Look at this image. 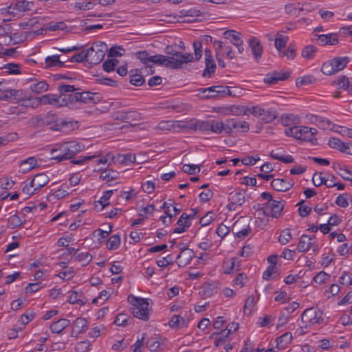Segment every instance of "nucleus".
Instances as JSON below:
<instances>
[{"instance_id": "obj_37", "label": "nucleus", "mask_w": 352, "mask_h": 352, "mask_svg": "<svg viewBox=\"0 0 352 352\" xmlns=\"http://www.w3.org/2000/svg\"><path fill=\"white\" fill-rule=\"evenodd\" d=\"M169 325L172 328H181L186 325L185 320L179 315H174L169 322Z\"/></svg>"}, {"instance_id": "obj_15", "label": "nucleus", "mask_w": 352, "mask_h": 352, "mask_svg": "<svg viewBox=\"0 0 352 352\" xmlns=\"http://www.w3.org/2000/svg\"><path fill=\"white\" fill-rule=\"evenodd\" d=\"M41 166V160H37L34 157H31L21 162L20 164V171L22 173H27L32 169Z\"/></svg>"}, {"instance_id": "obj_23", "label": "nucleus", "mask_w": 352, "mask_h": 352, "mask_svg": "<svg viewBox=\"0 0 352 352\" xmlns=\"http://www.w3.org/2000/svg\"><path fill=\"white\" fill-rule=\"evenodd\" d=\"M17 14L14 6H9L0 8V16L3 21H10Z\"/></svg>"}, {"instance_id": "obj_59", "label": "nucleus", "mask_w": 352, "mask_h": 352, "mask_svg": "<svg viewBox=\"0 0 352 352\" xmlns=\"http://www.w3.org/2000/svg\"><path fill=\"white\" fill-rule=\"evenodd\" d=\"M305 201H301L298 204L299 206L298 212L299 215L302 217H307L311 211V208L304 205Z\"/></svg>"}, {"instance_id": "obj_49", "label": "nucleus", "mask_w": 352, "mask_h": 352, "mask_svg": "<svg viewBox=\"0 0 352 352\" xmlns=\"http://www.w3.org/2000/svg\"><path fill=\"white\" fill-rule=\"evenodd\" d=\"M66 327V321L65 319L60 320L51 325V329L53 333H59Z\"/></svg>"}, {"instance_id": "obj_20", "label": "nucleus", "mask_w": 352, "mask_h": 352, "mask_svg": "<svg viewBox=\"0 0 352 352\" xmlns=\"http://www.w3.org/2000/svg\"><path fill=\"white\" fill-rule=\"evenodd\" d=\"M317 41L320 45H335L338 43V38L336 34H320L318 36Z\"/></svg>"}, {"instance_id": "obj_51", "label": "nucleus", "mask_w": 352, "mask_h": 352, "mask_svg": "<svg viewBox=\"0 0 352 352\" xmlns=\"http://www.w3.org/2000/svg\"><path fill=\"white\" fill-rule=\"evenodd\" d=\"M321 175L322 173H316L312 177V182L316 187L322 184H324L327 187L329 183H327V180L324 177H322Z\"/></svg>"}, {"instance_id": "obj_9", "label": "nucleus", "mask_w": 352, "mask_h": 352, "mask_svg": "<svg viewBox=\"0 0 352 352\" xmlns=\"http://www.w3.org/2000/svg\"><path fill=\"white\" fill-rule=\"evenodd\" d=\"M115 118L116 120H122L125 122H129L131 126H134L136 124L131 122L139 121L141 119V116L140 113L135 111H121L116 113Z\"/></svg>"}, {"instance_id": "obj_61", "label": "nucleus", "mask_w": 352, "mask_h": 352, "mask_svg": "<svg viewBox=\"0 0 352 352\" xmlns=\"http://www.w3.org/2000/svg\"><path fill=\"white\" fill-rule=\"evenodd\" d=\"M249 110V108L247 107L232 106L230 108L232 114L236 116L247 115Z\"/></svg>"}, {"instance_id": "obj_60", "label": "nucleus", "mask_w": 352, "mask_h": 352, "mask_svg": "<svg viewBox=\"0 0 352 352\" xmlns=\"http://www.w3.org/2000/svg\"><path fill=\"white\" fill-rule=\"evenodd\" d=\"M146 346L151 351H156L160 346V342L155 338H151L146 342Z\"/></svg>"}, {"instance_id": "obj_32", "label": "nucleus", "mask_w": 352, "mask_h": 352, "mask_svg": "<svg viewBox=\"0 0 352 352\" xmlns=\"http://www.w3.org/2000/svg\"><path fill=\"white\" fill-rule=\"evenodd\" d=\"M112 194L113 190L105 191L100 199L95 202V207L97 208L98 204H99L101 206L100 210H102L104 207L109 204V199L111 197Z\"/></svg>"}, {"instance_id": "obj_30", "label": "nucleus", "mask_w": 352, "mask_h": 352, "mask_svg": "<svg viewBox=\"0 0 352 352\" xmlns=\"http://www.w3.org/2000/svg\"><path fill=\"white\" fill-rule=\"evenodd\" d=\"M206 68L203 72V76L210 77L214 73L216 69V64L213 58L205 60Z\"/></svg>"}, {"instance_id": "obj_8", "label": "nucleus", "mask_w": 352, "mask_h": 352, "mask_svg": "<svg viewBox=\"0 0 352 352\" xmlns=\"http://www.w3.org/2000/svg\"><path fill=\"white\" fill-rule=\"evenodd\" d=\"M298 249L301 252H305L309 250L316 252L318 250V245L313 241V238L303 234L298 243Z\"/></svg>"}, {"instance_id": "obj_63", "label": "nucleus", "mask_w": 352, "mask_h": 352, "mask_svg": "<svg viewBox=\"0 0 352 352\" xmlns=\"http://www.w3.org/2000/svg\"><path fill=\"white\" fill-rule=\"evenodd\" d=\"M68 60L72 63H80L86 60L85 51H81L71 57H67Z\"/></svg>"}, {"instance_id": "obj_36", "label": "nucleus", "mask_w": 352, "mask_h": 352, "mask_svg": "<svg viewBox=\"0 0 352 352\" xmlns=\"http://www.w3.org/2000/svg\"><path fill=\"white\" fill-rule=\"evenodd\" d=\"M334 168L342 179L346 181H352V174L349 169L342 168L340 164L335 165Z\"/></svg>"}, {"instance_id": "obj_21", "label": "nucleus", "mask_w": 352, "mask_h": 352, "mask_svg": "<svg viewBox=\"0 0 352 352\" xmlns=\"http://www.w3.org/2000/svg\"><path fill=\"white\" fill-rule=\"evenodd\" d=\"M158 58V65H164L168 68L181 69V63L179 61L169 60L168 56L161 54H157Z\"/></svg>"}, {"instance_id": "obj_52", "label": "nucleus", "mask_w": 352, "mask_h": 352, "mask_svg": "<svg viewBox=\"0 0 352 352\" xmlns=\"http://www.w3.org/2000/svg\"><path fill=\"white\" fill-rule=\"evenodd\" d=\"M22 224L20 217L16 214L11 215L8 219V226L10 228H15Z\"/></svg>"}, {"instance_id": "obj_22", "label": "nucleus", "mask_w": 352, "mask_h": 352, "mask_svg": "<svg viewBox=\"0 0 352 352\" xmlns=\"http://www.w3.org/2000/svg\"><path fill=\"white\" fill-rule=\"evenodd\" d=\"M71 259L81 262L82 265H85L92 259V256L89 252H82L76 250Z\"/></svg>"}, {"instance_id": "obj_24", "label": "nucleus", "mask_w": 352, "mask_h": 352, "mask_svg": "<svg viewBox=\"0 0 352 352\" xmlns=\"http://www.w3.org/2000/svg\"><path fill=\"white\" fill-rule=\"evenodd\" d=\"M48 177L45 174L36 175L31 182V187L34 189L39 188L45 186L48 182Z\"/></svg>"}, {"instance_id": "obj_39", "label": "nucleus", "mask_w": 352, "mask_h": 352, "mask_svg": "<svg viewBox=\"0 0 352 352\" xmlns=\"http://www.w3.org/2000/svg\"><path fill=\"white\" fill-rule=\"evenodd\" d=\"M317 52V47L314 45H309L305 46L301 52L302 56L307 58V59H311L314 56L316 52Z\"/></svg>"}, {"instance_id": "obj_40", "label": "nucleus", "mask_w": 352, "mask_h": 352, "mask_svg": "<svg viewBox=\"0 0 352 352\" xmlns=\"http://www.w3.org/2000/svg\"><path fill=\"white\" fill-rule=\"evenodd\" d=\"M120 245V238L118 234H113L107 241V247L109 250H116Z\"/></svg>"}, {"instance_id": "obj_16", "label": "nucleus", "mask_w": 352, "mask_h": 352, "mask_svg": "<svg viewBox=\"0 0 352 352\" xmlns=\"http://www.w3.org/2000/svg\"><path fill=\"white\" fill-rule=\"evenodd\" d=\"M248 43L251 47L254 58L256 62H258L263 54V47L260 41L256 38L252 37L250 38Z\"/></svg>"}, {"instance_id": "obj_53", "label": "nucleus", "mask_w": 352, "mask_h": 352, "mask_svg": "<svg viewBox=\"0 0 352 352\" xmlns=\"http://www.w3.org/2000/svg\"><path fill=\"white\" fill-rule=\"evenodd\" d=\"M35 314L32 311H26L21 316L19 322L23 325H25L34 318Z\"/></svg>"}, {"instance_id": "obj_4", "label": "nucleus", "mask_w": 352, "mask_h": 352, "mask_svg": "<svg viewBox=\"0 0 352 352\" xmlns=\"http://www.w3.org/2000/svg\"><path fill=\"white\" fill-rule=\"evenodd\" d=\"M107 50V45L104 42L95 43L85 52L86 61L92 65L99 64L104 59Z\"/></svg>"}, {"instance_id": "obj_17", "label": "nucleus", "mask_w": 352, "mask_h": 352, "mask_svg": "<svg viewBox=\"0 0 352 352\" xmlns=\"http://www.w3.org/2000/svg\"><path fill=\"white\" fill-rule=\"evenodd\" d=\"M85 149V145L76 141H67V159L73 158Z\"/></svg>"}, {"instance_id": "obj_54", "label": "nucleus", "mask_w": 352, "mask_h": 352, "mask_svg": "<svg viewBox=\"0 0 352 352\" xmlns=\"http://www.w3.org/2000/svg\"><path fill=\"white\" fill-rule=\"evenodd\" d=\"M118 63V60L117 59H108L103 63L102 67L104 71L110 72L114 70Z\"/></svg>"}, {"instance_id": "obj_58", "label": "nucleus", "mask_w": 352, "mask_h": 352, "mask_svg": "<svg viewBox=\"0 0 352 352\" xmlns=\"http://www.w3.org/2000/svg\"><path fill=\"white\" fill-rule=\"evenodd\" d=\"M292 239V234L289 232V230H284L280 232L279 236V242L282 245L287 244L291 239Z\"/></svg>"}, {"instance_id": "obj_7", "label": "nucleus", "mask_w": 352, "mask_h": 352, "mask_svg": "<svg viewBox=\"0 0 352 352\" xmlns=\"http://www.w3.org/2000/svg\"><path fill=\"white\" fill-rule=\"evenodd\" d=\"M224 38L230 39V42L237 48L239 54L244 51L243 41L241 38V34L235 30H227L223 33Z\"/></svg>"}, {"instance_id": "obj_13", "label": "nucleus", "mask_w": 352, "mask_h": 352, "mask_svg": "<svg viewBox=\"0 0 352 352\" xmlns=\"http://www.w3.org/2000/svg\"><path fill=\"white\" fill-rule=\"evenodd\" d=\"M289 76V73H285L282 71L274 72L266 75L264 78V82L269 85H273L277 83L279 80H285L288 78Z\"/></svg>"}, {"instance_id": "obj_56", "label": "nucleus", "mask_w": 352, "mask_h": 352, "mask_svg": "<svg viewBox=\"0 0 352 352\" xmlns=\"http://www.w3.org/2000/svg\"><path fill=\"white\" fill-rule=\"evenodd\" d=\"M216 94L217 97H223L226 96H231L232 92L228 86L217 85Z\"/></svg>"}, {"instance_id": "obj_42", "label": "nucleus", "mask_w": 352, "mask_h": 352, "mask_svg": "<svg viewBox=\"0 0 352 352\" xmlns=\"http://www.w3.org/2000/svg\"><path fill=\"white\" fill-rule=\"evenodd\" d=\"M97 155H88V156H79L78 159L71 158L69 159V163L73 165H83L87 162L93 160L94 158L98 157Z\"/></svg>"}, {"instance_id": "obj_43", "label": "nucleus", "mask_w": 352, "mask_h": 352, "mask_svg": "<svg viewBox=\"0 0 352 352\" xmlns=\"http://www.w3.org/2000/svg\"><path fill=\"white\" fill-rule=\"evenodd\" d=\"M280 121L284 126H289L292 124L298 122V118L294 114H283L280 117Z\"/></svg>"}, {"instance_id": "obj_35", "label": "nucleus", "mask_w": 352, "mask_h": 352, "mask_svg": "<svg viewBox=\"0 0 352 352\" xmlns=\"http://www.w3.org/2000/svg\"><path fill=\"white\" fill-rule=\"evenodd\" d=\"M45 63L47 67H62L63 65V62L60 61V56L58 55H53L51 56H47L45 58Z\"/></svg>"}, {"instance_id": "obj_44", "label": "nucleus", "mask_w": 352, "mask_h": 352, "mask_svg": "<svg viewBox=\"0 0 352 352\" xmlns=\"http://www.w3.org/2000/svg\"><path fill=\"white\" fill-rule=\"evenodd\" d=\"M226 122L223 123V122L211 121L210 131L215 133L220 134L223 131L226 132Z\"/></svg>"}, {"instance_id": "obj_46", "label": "nucleus", "mask_w": 352, "mask_h": 352, "mask_svg": "<svg viewBox=\"0 0 352 352\" xmlns=\"http://www.w3.org/2000/svg\"><path fill=\"white\" fill-rule=\"evenodd\" d=\"M21 273L20 272H14L13 273L5 276V284L10 285L15 281L22 279Z\"/></svg>"}, {"instance_id": "obj_14", "label": "nucleus", "mask_w": 352, "mask_h": 352, "mask_svg": "<svg viewBox=\"0 0 352 352\" xmlns=\"http://www.w3.org/2000/svg\"><path fill=\"white\" fill-rule=\"evenodd\" d=\"M51 159L56 162L63 160L66 157V146L65 144H56L50 149Z\"/></svg>"}, {"instance_id": "obj_10", "label": "nucleus", "mask_w": 352, "mask_h": 352, "mask_svg": "<svg viewBox=\"0 0 352 352\" xmlns=\"http://www.w3.org/2000/svg\"><path fill=\"white\" fill-rule=\"evenodd\" d=\"M236 129H241L243 132H247L250 129L249 124L245 121L238 120L234 118L226 120V133L230 134L232 133V130Z\"/></svg>"}, {"instance_id": "obj_38", "label": "nucleus", "mask_w": 352, "mask_h": 352, "mask_svg": "<svg viewBox=\"0 0 352 352\" xmlns=\"http://www.w3.org/2000/svg\"><path fill=\"white\" fill-rule=\"evenodd\" d=\"M314 122L316 124L320 129H331V126L332 124L331 122L329 120H327L324 118L315 116Z\"/></svg>"}, {"instance_id": "obj_6", "label": "nucleus", "mask_w": 352, "mask_h": 352, "mask_svg": "<svg viewBox=\"0 0 352 352\" xmlns=\"http://www.w3.org/2000/svg\"><path fill=\"white\" fill-rule=\"evenodd\" d=\"M135 56L144 65L147 74H152L155 72L153 65H158V58H156L157 57V54L152 56L146 51H140L136 52Z\"/></svg>"}, {"instance_id": "obj_31", "label": "nucleus", "mask_w": 352, "mask_h": 352, "mask_svg": "<svg viewBox=\"0 0 352 352\" xmlns=\"http://www.w3.org/2000/svg\"><path fill=\"white\" fill-rule=\"evenodd\" d=\"M80 91L67 94V108L74 109L76 104L80 103Z\"/></svg>"}, {"instance_id": "obj_57", "label": "nucleus", "mask_w": 352, "mask_h": 352, "mask_svg": "<svg viewBox=\"0 0 352 352\" xmlns=\"http://www.w3.org/2000/svg\"><path fill=\"white\" fill-rule=\"evenodd\" d=\"M182 170L188 175H195L200 171V168L194 164H184Z\"/></svg>"}, {"instance_id": "obj_47", "label": "nucleus", "mask_w": 352, "mask_h": 352, "mask_svg": "<svg viewBox=\"0 0 352 352\" xmlns=\"http://www.w3.org/2000/svg\"><path fill=\"white\" fill-rule=\"evenodd\" d=\"M288 40L289 38L287 36L283 37L282 35L276 38L275 47L278 50L280 56H281L282 49L286 46Z\"/></svg>"}, {"instance_id": "obj_33", "label": "nucleus", "mask_w": 352, "mask_h": 352, "mask_svg": "<svg viewBox=\"0 0 352 352\" xmlns=\"http://www.w3.org/2000/svg\"><path fill=\"white\" fill-rule=\"evenodd\" d=\"M132 320H133L132 318H131L130 316H128L125 314H119L116 316V318L114 320V323L118 326L126 327L131 323L130 321Z\"/></svg>"}, {"instance_id": "obj_26", "label": "nucleus", "mask_w": 352, "mask_h": 352, "mask_svg": "<svg viewBox=\"0 0 352 352\" xmlns=\"http://www.w3.org/2000/svg\"><path fill=\"white\" fill-rule=\"evenodd\" d=\"M328 145L333 149H337L344 153V151H345L347 146V143L341 141L338 138H331L328 141Z\"/></svg>"}, {"instance_id": "obj_41", "label": "nucleus", "mask_w": 352, "mask_h": 352, "mask_svg": "<svg viewBox=\"0 0 352 352\" xmlns=\"http://www.w3.org/2000/svg\"><path fill=\"white\" fill-rule=\"evenodd\" d=\"M16 12L18 14L19 12H24L26 10H31L33 7L32 2L28 1H19L14 6Z\"/></svg>"}, {"instance_id": "obj_19", "label": "nucleus", "mask_w": 352, "mask_h": 352, "mask_svg": "<svg viewBox=\"0 0 352 352\" xmlns=\"http://www.w3.org/2000/svg\"><path fill=\"white\" fill-rule=\"evenodd\" d=\"M79 98L80 103H97L100 100L99 94L90 91H80Z\"/></svg>"}, {"instance_id": "obj_3", "label": "nucleus", "mask_w": 352, "mask_h": 352, "mask_svg": "<svg viewBox=\"0 0 352 352\" xmlns=\"http://www.w3.org/2000/svg\"><path fill=\"white\" fill-rule=\"evenodd\" d=\"M318 131L315 128H309L304 126H295L285 130V133L287 136L293 137L297 140L309 141H316L314 135Z\"/></svg>"}, {"instance_id": "obj_5", "label": "nucleus", "mask_w": 352, "mask_h": 352, "mask_svg": "<svg viewBox=\"0 0 352 352\" xmlns=\"http://www.w3.org/2000/svg\"><path fill=\"white\" fill-rule=\"evenodd\" d=\"M322 313L320 310L314 308L307 309L302 314L301 320L305 324V328H307L315 324H320L323 321Z\"/></svg>"}, {"instance_id": "obj_48", "label": "nucleus", "mask_w": 352, "mask_h": 352, "mask_svg": "<svg viewBox=\"0 0 352 352\" xmlns=\"http://www.w3.org/2000/svg\"><path fill=\"white\" fill-rule=\"evenodd\" d=\"M100 178L102 180L111 181L117 178V173L111 169L102 171Z\"/></svg>"}, {"instance_id": "obj_11", "label": "nucleus", "mask_w": 352, "mask_h": 352, "mask_svg": "<svg viewBox=\"0 0 352 352\" xmlns=\"http://www.w3.org/2000/svg\"><path fill=\"white\" fill-rule=\"evenodd\" d=\"M265 208H270V214L266 213L265 211H264V213L267 216H272L274 218H278L281 214L282 210L284 208V204H283L280 201H276V200H272L271 202H267L265 204Z\"/></svg>"}, {"instance_id": "obj_45", "label": "nucleus", "mask_w": 352, "mask_h": 352, "mask_svg": "<svg viewBox=\"0 0 352 352\" xmlns=\"http://www.w3.org/2000/svg\"><path fill=\"white\" fill-rule=\"evenodd\" d=\"M31 90L35 93H41L48 90V85L44 81H40L31 85Z\"/></svg>"}, {"instance_id": "obj_25", "label": "nucleus", "mask_w": 352, "mask_h": 352, "mask_svg": "<svg viewBox=\"0 0 352 352\" xmlns=\"http://www.w3.org/2000/svg\"><path fill=\"white\" fill-rule=\"evenodd\" d=\"M39 100L41 104H51L56 106L63 105V104L60 102V97L55 95H44L41 96Z\"/></svg>"}, {"instance_id": "obj_12", "label": "nucleus", "mask_w": 352, "mask_h": 352, "mask_svg": "<svg viewBox=\"0 0 352 352\" xmlns=\"http://www.w3.org/2000/svg\"><path fill=\"white\" fill-rule=\"evenodd\" d=\"M87 329V324L85 319L77 318L72 323L71 336L76 338L79 333H83Z\"/></svg>"}, {"instance_id": "obj_27", "label": "nucleus", "mask_w": 352, "mask_h": 352, "mask_svg": "<svg viewBox=\"0 0 352 352\" xmlns=\"http://www.w3.org/2000/svg\"><path fill=\"white\" fill-rule=\"evenodd\" d=\"M336 72L344 69L349 61L348 57H336L331 60Z\"/></svg>"}, {"instance_id": "obj_2", "label": "nucleus", "mask_w": 352, "mask_h": 352, "mask_svg": "<svg viewBox=\"0 0 352 352\" xmlns=\"http://www.w3.org/2000/svg\"><path fill=\"white\" fill-rule=\"evenodd\" d=\"M129 300L133 305L131 313L133 316L144 321H147L149 319L148 300L136 297L133 295L129 296Z\"/></svg>"}, {"instance_id": "obj_28", "label": "nucleus", "mask_w": 352, "mask_h": 352, "mask_svg": "<svg viewBox=\"0 0 352 352\" xmlns=\"http://www.w3.org/2000/svg\"><path fill=\"white\" fill-rule=\"evenodd\" d=\"M145 82L143 76L138 73V69L130 71V82L135 86H140Z\"/></svg>"}, {"instance_id": "obj_29", "label": "nucleus", "mask_w": 352, "mask_h": 352, "mask_svg": "<svg viewBox=\"0 0 352 352\" xmlns=\"http://www.w3.org/2000/svg\"><path fill=\"white\" fill-rule=\"evenodd\" d=\"M228 200L232 202V205L241 206L245 201V197L243 194L240 192L235 193L230 192Z\"/></svg>"}, {"instance_id": "obj_62", "label": "nucleus", "mask_w": 352, "mask_h": 352, "mask_svg": "<svg viewBox=\"0 0 352 352\" xmlns=\"http://www.w3.org/2000/svg\"><path fill=\"white\" fill-rule=\"evenodd\" d=\"M338 84L340 88L346 90L349 93L351 85H350V81L347 77L345 76H341L338 81Z\"/></svg>"}, {"instance_id": "obj_55", "label": "nucleus", "mask_w": 352, "mask_h": 352, "mask_svg": "<svg viewBox=\"0 0 352 352\" xmlns=\"http://www.w3.org/2000/svg\"><path fill=\"white\" fill-rule=\"evenodd\" d=\"M321 71L325 75L336 73L331 60L324 63L321 67Z\"/></svg>"}, {"instance_id": "obj_50", "label": "nucleus", "mask_w": 352, "mask_h": 352, "mask_svg": "<svg viewBox=\"0 0 352 352\" xmlns=\"http://www.w3.org/2000/svg\"><path fill=\"white\" fill-rule=\"evenodd\" d=\"M82 294L78 293L76 291H72V294L69 296L67 302L70 304H78L82 305L84 302L80 299Z\"/></svg>"}, {"instance_id": "obj_1", "label": "nucleus", "mask_w": 352, "mask_h": 352, "mask_svg": "<svg viewBox=\"0 0 352 352\" xmlns=\"http://www.w3.org/2000/svg\"><path fill=\"white\" fill-rule=\"evenodd\" d=\"M193 48L195 50V58L193 57L192 54H184L177 52L173 49L172 46L168 45L165 48V52L169 56L168 58L172 61H179L181 63V69L183 68V65L185 63L192 62L194 60H198L202 56V44L199 41L193 42Z\"/></svg>"}, {"instance_id": "obj_18", "label": "nucleus", "mask_w": 352, "mask_h": 352, "mask_svg": "<svg viewBox=\"0 0 352 352\" xmlns=\"http://www.w3.org/2000/svg\"><path fill=\"white\" fill-rule=\"evenodd\" d=\"M293 183L283 179H274L271 182V186L274 190L282 192L289 190L293 186Z\"/></svg>"}, {"instance_id": "obj_34", "label": "nucleus", "mask_w": 352, "mask_h": 352, "mask_svg": "<svg viewBox=\"0 0 352 352\" xmlns=\"http://www.w3.org/2000/svg\"><path fill=\"white\" fill-rule=\"evenodd\" d=\"M292 335L289 332H287L276 339L277 346L280 345L281 348H285L292 342Z\"/></svg>"}, {"instance_id": "obj_64", "label": "nucleus", "mask_w": 352, "mask_h": 352, "mask_svg": "<svg viewBox=\"0 0 352 352\" xmlns=\"http://www.w3.org/2000/svg\"><path fill=\"white\" fill-rule=\"evenodd\" d=\"M315 81V79L311 76H303L301 78H298L296 80V84L297 86H301L303 85H310Z\"/></svg>"}]
</instances>
